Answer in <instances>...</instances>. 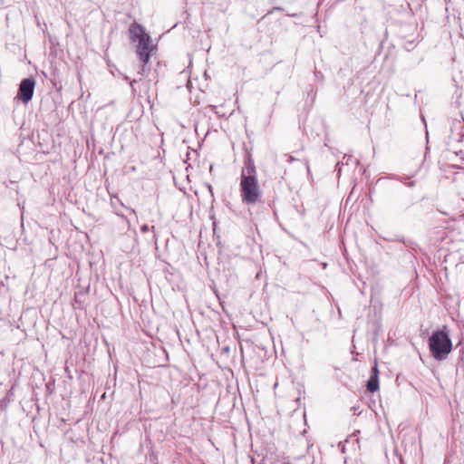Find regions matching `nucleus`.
<instances>
[{"label":"nucleus","instance_id":"obj_3","mask_svg":"<svg viewBox=\"0 0 464 464\" xmlns=\"http://www.w3.org/2000/svg\"><path fill=\"white\" fill-rule=\"evenodd\" d=\"M429 348L435 360L442 361L446 359L451 352L452 343L446 332L437 330L429 339Z\"/></svg>","mask_w":464,"mask_h":464},{"label":"nucleus","instance_id":"obj_13","mask_svg":"<svg viewBox=\"0 0 464 464\" xmlns=\"http://www.w3.org/2000/svg\"><path fill=\"white\" fill-rule=\"evenodd\" d=\"M314 75H315L316 78H320V76L322 77V74L320 72H314Z\"/></svg>","mask_w":464,"mask_h":464},{"label":"nucleus","instance_id":"obj_11","mask_svg":"<svg viewBox=\"0 0 464 464\" xmlns=\"http://www.w3.org/2000/svg\"><path fill=\"white\" fill-rule=\"evenodd\" d=\"M208 189L209 191V193L211 194V196L213 197L214 196V192H213V188L211 185H208Z\"/></svg>","mask_w":464,"mask_h":464},{"label":"nucleus","instance_id":"obj_2","mask_svg":"<svg viewBox=\"0 0 464 464\" xmlns=\"http://www.w3.org/2000/svg\"><path fill=\"white\" fill-rule=\"evenodd\" d=\"M129 31L131 40L133 42L138 41L136 53L139 59L143 63L139 73L144 75L147 71H149V69H147V64L150 62V53L153 50V47L150 44V36L145 32L144 28L140 24L136 23L130 26Z\"/></svg>","mask_w":464,"mask_h":464},{"label":"nucleus","instance_id":"obj_15","mask_svg":"<svg viewBox=\"0 0 464 464\" xmlns=\"http://www.w3.org/2000/svg\"><path fill=\"white\" fill-rule=\"evenodd\" d=\"M294 160H295V158H294V157H292V156H290V157H289L288 161H289V162H293Z\"/></svg>","mask_w":464,"mask_h":464},{"label":"nucleus","instance_id":"obj_12","mask_svg":"<svg viewBox=\"0 0 464 464\" xmlns=\"http://www.w3.org/2000/svg\"><path fill=\"white\" fill-rule=\"evenodd\" d=\"M121 218H122L127 223L129 222L128 218L124 215L118 214Z\"/></svg>","mask_w":464,"mask_h":464},{"label":"nucleus","instance_id":"obj_16","mask_svg":"<svg viewBox=\"0 0 464 464\" xmlns=\"http://www.w3.org/2000/svg\"><path fill=\"white\" fill-rule=\"evenodd\" d=\"M77 303H78V301H77V297L75 296L74 304H73L74 307H77V306L75 305V304H77ZM78 307L80 308L81 306L79 305Z\"/></svg>","mask_w":464,"mask_h":464},{"label":"nucleus","instance_id":"obj_4","mask_svg":"<svg viewBox=\"0 0 464 464\" xmlns=\"http://www.w3.org/2000/svg\"><path fill=\"white\" fill-rule=\"evenodd\" d=\"M34 86L35 81L33 78L24 79L20 82L16 98L21 100L23 103L27 104L33 98Z\"/></svg>","mask_w":464,"mask_h":464},{"label":"nucleus","instance_id":"obj_5","mask_svg":"<svg viewBox=\"0 0 464 464\" xmlns=\"http://www.w3.org/2000/svg\"><path fill=\"white\" fill-rule=\"evenodd\" d=\"M372 375L367 382V390L368 392L373 393L379 389V379H378V369L377 365H375L372 369Z\"/></svg>","mask_w":464,"mask_h":464},{"label":"nucleus","instance_id":"obj_14","mask_svg":"<svg viewBox=\"0 0 464 464\" xmlns=\"http://www.w3.org/2000/svg\"><path fill=\"white\" fill-rule=\"evenodd\" d=\"M123 79H124V81L129 82L130 81V78L128 76H126V75L123 77Z\"/></svg>","mask_w":464,"mask_h":464},{"label":"nucleus","instance_id":"obj_1","mask_svg":"<svg viewBox=\"0 0 464 464\" xmlns=\"http://www.w3.org/2000/svg\"><path fill=\"white\" fill-rule=\"evenodd\" d=\"M240 198L247 206L262 202V190L259 187L257 172L251 158L245 160L240 175Z\"/></svg>","mask_w":464,"mask_h":464},{"label":"nucleus","instance_id":"obj_8","mask_svg":"<svg viewBox=\"0 0 464 464\" xmlns=\"http://www.w3.org/2000/svg\"><path fill=\"white\" fill-rule=\"evenodd\" d=\"M150 230V227L147 224H144L140 227V231L142 233H147Z\"/></svg>","mask_w":464,"mask_h":464},{"label":"nucleus","instance_id":"obj_10","mask_svg":"<svg viewBox=\"0 0 464 464\" xmlns=\"http://www.w3.org/2000/svg\"><path fill=\"white\" fill-rule=\"evenodd\" d=\"M135 82H136V80L130 81V82H129L133 93L136 92V90L134 88V83Z\"/></svg>","mask_w":464,"mask_h":464},{"label":"nucleus","instance_id":"obj_6","mask_svg":"<svg viewBox=\"0 0 464 464\" xmlns=\"http://www.w3.org/2000/svg\"><path fill=\"white\" fill-rule=\"evenodd\" d=\"M455 143H461L464 149V130H461L457 134H452L450 137V144L454 147Z\"/></svg>","mask_w":464,"mask_h":464},{"label":"nucleus","instance_id":"obj_7","mask_svg":"<svg viewBox=\"0 0 464 464\" xmlns=\"http://www.w3.org/2000/svg\"><path fill=\"white\" fill-rule=\"evenodd\" d=\"M398 180H400L401 182L404 183L407 187L409 188H412L415 186V181L411 180V181H406L407 178L405 177H398L397 178Z\"/></svg>","mask_w":464,"mask_h":464},{"label":"nucleus","instance_id":"obj_9","mask_svg":"<svg viewBox=\"0 0 464 464\" xmlns=\"http://www.w3.org/2000/svg\"><path fill=\"white\" fill-rule=\"evenodd\" d=\"M350 440L358 441V439L356 438L355 434H353L348 439H346V442H349Z\"/></svg>","mask_w":464,"mask_h":464}]
</instances>
